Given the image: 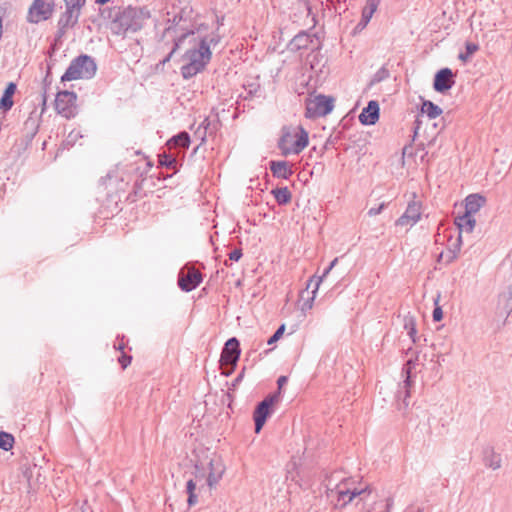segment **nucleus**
Masks as SVG:
<instances>
[{"label": "nucleus", "mask_w": 512, "mask_h": 512, "mask_svg": "<svg viewBox=\"0 0 512 512\" xmlns=\"http://www.w3.org/2000/svg\"><path fill=\"white\" fill-rule=\"evenodd\" d=\"M282 391L277 390L274 394L269 395L266 397L263 401L266 402V404L271 407L274 403L278 402Z\"/></svg>", "instance_id": "obj_40"}, {"label": "nucleus", "mask_w": 512, "mask_h": 512, "mask_svg": "<svg viewBox=\"0 0 512 512\" xmlns=\"http://www.w3.org/2000/svg\"><path fill=\"white\" fill-rule=\"evenodd\" d=\"M404 326H405V329L408 330V334L412 338L413 342H415V335H416V332H417L416 331L415 320L412 317L406 319Z\"/></svg>", "instance_id": "obj_37"}, {"label": "nucleus", "mask_w": 512, "mask_h": 512, "mask_svg": "<svg viewBox=\"0 0 512 512\" xmlns=\"http://www.w3.org/2000/svg\"><path fill=\"white\" fill-rule=\"evenodd\" d=\"M55 0H33L27 13V22L38 24L49 20L55 12Z\"/></svg>", "instance_id": "obj_8"}, {"label": "nucleus", "mask_w": 512, "mask_h": 512, "mask_svg": "<svg viewBox=\"0 0 512 512\" xmlns=\"http://www.w3.org/2000/svg\"><path fill=\"white\" fill-rule=\"evenodd\" d=\"M440 293L437 294L436 298L434 299L433 301V304H434V310H433V320L435 322H439L442 320L443 318V311H442V307L440 306L439 304V301H440Z\"/></svg>", "instance_id": "obj_35"}, {"label": "nucleus", "mask_w": 512, "mask_h": 512, "mask_svg": "<svg viewBox=\"0 0 512 512\" xmlns=\"http://www.w3.org/2000/svg\"><path fill=\"white\" fill-rule=\"evenodd\" d=\"M240 356L239 341L236 338H230L222 351L221 362L225 364H234Z\"/></svg>", "instance_id": "obj_14"}, {"label": "nucleus", "mask_w": 512, "mask_h": 512, "mask_svg": "<svg viewBox=\"0 0 512 512\" xmlns=\"http://www.w3.org/2000/svg\"><path fill=\"white\" fill-rule=\"evenodd\" d=\"M282 391L277 390L274 394L269 395L266 397L263 401L266 402V404L271 407L274 403L278 402Z\"/></svg>", "instance_id": "obj_41"}, {"label": "nucleus", "mask_w": 512, "mask_h": 512, "mask_svg": "<svg viewBox=\"0 0 512 512\" xmlns=\"http://www.w3.org/2000/svg\"><path fill=\"white\" fill-rule=\"evenodd\" d=\"M308 142V132L302 126L289 127L283 131L279 140V148L285 156L299 154L308 145Z\"/></svg>", "instance_id": "obj_4"}, {"label": "nucleus", "mask_w": 512, "mask_h": 512, "mask_svg": "<svg viewBox=\"0 0 512 512\" xmlns=\"http://www.w3.org/2000/svg\"><path fill=\"white\" fill-rule=\"evenodd\" d=\"M483 462L484 465L493 471H496L501 468L502 459L500 454H498L493 447L485 446L482 450Z\"/></svg>", "instance_id": "obj_18"}, {"label": "nucleus", "mask_w": 512, "mask_h": 512, "mask_svg": "<svg viewBox=\"0 0 512 512\" xmlns=\"http://www.w3.org/2000/svg\"><path fill=\"white\" fill-rule=\"evenodd\" d=\"M394 505V501H393V498L391 497H387L385 499V507H386V512H390L392 507Z\"/></svg>", "instance_id": "obj_46"}, {"label": "nucleus", "mask_w": 512, "mask_h": 512, "mask_svg": "<svg viewBox=\"0 0 512 512\" xmlns=\"http://www.w3.org/2000/svg\"><path fill=\"white\" fill-rule=\"evenodd\" d=\"M242 257V251L240 249H235L229 254V259L232 261H238Z\"/></svg>", "instance_id": "obj_45"}, {"label": "nucleus", "mask_w": 512, "mask_h": 512, "mask_svg": "<svg viewBox=\"0 0 512 512\" xmlns=\"http://www.w3.org/2000/svg\"><path fill=\"white\" fill-rule=\"evenodd\" d=\"M319 288H320V286H317V284H314V288L311 292V296L308 297L307 299L303 300V302L301 304L302 312H307L313 308Z\"/></svg>", "instance_id": "obj_31"}, {"label": "nucleus", "mask_w": 512, "mask_h": 512, "mask_svg": "<svg viewBox=\"0 0 512 512\" xmlns=\"http://www.w3.org/2000/svg\"><path fill=\"white\" fill-rule=\"evenodd\" d=\"M287 382V377L286 376H280L277 380V385H278V389L279 391H282V387L283 385Z\"/></svg>", "instance_id": "obj_48"}, {"label": "nucleus", "mask_w": 512, "mask_h": 512, "mask_svg": "<svg viewBox=\"0 0 512 512\" xmlns=\"http://www.w3.org/2000/svg\"><path fill=\"white\" fill-rule=\"evenodd\" d=\"M190 136L187 132H181L176 136H173L167 144L172 146H183V147H189L190 145Z\"/></svg>", "instance_id": "obj_29"}, {"label": "nucleus", "mask_w": 512, "mask_h": 512, "mask_svg": "<svg viewBox=\"0 0 512 512\" xmlns=\"http://www.w3.org/2000/svg\"><path fill=\"white\" fill-rule=\"evenodd\" d=\"M334 99L324 95H317L306 99V118H319L328 115L334 108Z\"/></svg>", "instance_id": "obj_9"}, {"label": "nucleus", "mask_w": 512, "mask_h": 512, "mask_svg": "<svg viewBox=\"0 0 512 512\" xmlns=\"http://www.w3.org/2000/svg\"><path fill=\"white\" fill-rule=\"evenodd\" d=\"M202 281V275L198 271H189L178 281L179 287L185 292H191L196 289Z\"/></svg>", "instance_id": "obj_17"}, {"label": "nucleus", "mask_w": 512, "mask_h": 512, "mask_svg": "<svg viewBox=\"0 0 512 512\" xmlns=\"http://www.w3.org/2000/svg\"><path fill=\"white\" fill-rule=\"evenodd\" d=\"M149 12L144 9H136L130 13V31L136 32L144 28L149 21Z\"/></svg>", "instance_id": "obj_20"}, {"label": "nucleus", "mask_w": 512, "mask_h": 512, "mask_svg": "<svg viewBox=\"0 0 512 512\" xmlns=\"http://www.w3.org/2000/svg\"><path fill=\"white\" fill-rule=\"evenodd\" d=\"M172 161L167 162V159H164V161H161L162 165H169Z\"/></svg>", "instance_id": "obj_52"}, {"label": "nucleus", "mask_w": 512, "mask_h": 512, "mask_svg": "<svg viewBox=\"0 0 512 512\" xmlns=\"http://www.w3.org/2000/svg\"><path fill=\"white\" fill-rule=\"evenodd\" d=\"M82 135L79 131L73 130L69 133L65 141L63 142V146L69 148L75 144L78 138H81Z\"/></svg>", "instance_id": "obj_36"}, {"label": "nucleus", "mask_w": 512, "mask_h": 512, "mask_svg": "<svg viewBox=\"0 0 512 512\" xmlns=\"http://www.w3.org/2000/svg\"><path fill=\"white\" fill-rule=\"evenodd\" d=\"M478 49H479L478 44L472 43V42H467L465 44V52H462L458 55L459 60L466 63L470 59L472 54L475 53Z\"/></svg>", "instance_id": "obj_32"}, {"label": "nucleus", "mask_w": 512, "mask_h": 512, "mask_svg": "<svg viewBox=\"0 0 512 512\" xmlns=\"http://www.w3.org/2000/svg\"><path fill=\"white\" fill-rule=\"evenodd\" d=\"M46 104H47V94H42V109H41V115L45 112L46 110Z\"/></svg>", "instance_id": "obj_49"}, {"label": "nucleus", "mask_w": 512, "mask_h": 512, "mask_svg": "<svg viewBox=\"0 0 512 512\" xmlns=\"http://www.w3.org/2000/svg\"><path fill=\"white\" fill-rule=\"evenodd\" d=\"M381 0H367V5L362 11L361 21L358 26L362 29L370 22L373 14L376 12Z\"/></svg>", "instance_id": "obj_23"}, {"label": "nucleus", "mask_w": 512, "mask_h": 512, "mask_svg": "<svg viewBox=\"0 0 512 512\" xmlns=\"http://www.w3.org/2000/svg\"><path fill=\"white\" fill-rule=\"evenodd\" d=\"M422 112L426 113V115L428 116L429 119H435L438 116H440L443 111L438 105L427 100V101L423 102Z\"/></svg>", "instance_id": "obj_26"}, {"label": "nucleus", "mask_w": 512, "mask_h": 512, "mask_svg": "<svg viewBox=\"0 0 512 512\" xmlns=\"http://www.w3.org/2000/svg\"><path fill=\"white\" fill-rule=\"evenodd\" d=\"M113 176L111 173H108L106 176H103L99 179V185H106L107 181H111Z\"/></svg>", "instance_id": "obj_47"}, {"label": "nucleus", "mask_w": 512, "mask_h": 512, "mask_svg": "<svg viewBox=\"0 0 512 512\" xmlns=\"http://www.w3.org/2000/svg\"><path fill=\"white\" fill-rule=\"evenodd\" d=\"M185 41H188L190 48L185 54L187 62L181 67V73L185 79H189L204 69L210 61L211 51L206 38L196 34L195 32H188L175 43V46L169 55L163 60V63L168 62L180 44Z\"/></svg>", "instance_id": "obj_1"}, {"label": "nucleus", "mask_w": 512, "mask_h": 512, "mask_svg": "<svg viewBox=\"0 0 512 512\" xmlns=\"http://www.w3.org/2000/svg\"><path fill=\"white\" fill-rule=\"evenodd\" d=\"M63 2L65 10L57 21L56 41H61L69 29L76 27L87 0H63Z\"/></svg>", "instance_id": "obj_2"}, {"label": "nucleus", "mask_w": 512, "mask_h": 512, "mask_svg": "<svg viewBox=\"0 0 512 512\" xmlns=\"http://www.w3.org/2000/svg\"><path fill=\"white\" fill-rule=\"evenodd\" d=\"M383 208H384V203H381V204H379L376 207H371L368 210V215L370 217L376 216V215H378V214H380L382 212Z\"/></svg>", "instance_id": "obj_43"}, {"label": "nucleus", "mask_w": 512, "mask_h": 512, "mask_svg": "<svg viewBox=\"0 0 512 512\" xmlns=\"http://www.w3.org/2000/svg\"><path fill=\"white\" fill-rule=\"evenodd\" d=\"M350 482L351 479L349 478H343L340 482H337L336 477L331 479L329 482L328 495L334 498L340 506H346L354 499V497L365 493V490L351 488L349 486Z\"/></svg>", "instance_id": "obj_7"}, {"label": "nucleus", "mask_w": 512, "mask_h": 512, "mask_svg": "<svg viewBox=\"0 0 512 512\" xmlns=\"http://www.w3.org/2000/svg\"><path fill=\"white\" fill-rule=\"evenodd\" d=\"M101 15L109 20L108 28L112 35L121 37L123 40L128 31V7L113 6L101 10Z\"/></svg>", "instance_id": "obj_6"}, {"label": "nucleus", "mask_w": 512, "mask_h": 512, "mask_svg": "<svg viewBox=\"0 0 512 512\" xmlns=\"http://www.w3.org/2000/svg\"><path fill=\"white\" fill-rule=\"evenodd\" d=\"M143 161L145 163L146 171L149 170L151 168V166H152L150 161H147V160H143Z\"/></svg>", "instance_id": "obj_51"}, {"label": "nucleus", "mask_w": 512, "mask_h": 512, "mask_svg": "<svg viewBox=\"0 0 512 512\" xmlns=\"http://www.w3.org/2000/svg\"><path fill=\"white\" fill-rule=\"evenodd\" d=\"M269 406L266 402L262 401L259 403L257 409L254 412V421H255V432L259 433L262 429L267 416L269 415Z\"/></svg>", "instance_id": "obj_22"}, {"label": "nucleus", "mask_w": 512, "mask_h": 512, "mask_svg": "<svg viewBox=\"0 0 512 512\" xmlns=\"http://www.w3.org/2000/svg\"><path fill=\"white\" fill-rule=\"evenodd\" d=\"M172 161L167 162V159H164V161H161L162 165H169Z\"/></svg>", "instance_id": "obj_53"}, {"label": "nucleus", "mask_w": 512, "mask_h": 512, "mask_svg": "<svg viewBox=\"0 0 512 512\" xmlns=\"http://www.w3.org/2000/svg\"><path fill=\"white\" fill-rule=\"evenodd\" d=\"M421 208V202H409L402 216L396 220V226H400L407 229H410L413 226H415L421 218Z\"/></svg>", "instance_id": "obj_12"}, {"label": "nucleus", "mask_w": 512, "mask_h": 512, "mask_svg": "<svg viewBox=\"0 0 512 512\" xmlns=\"http://www.w3.org/2000/svg\"><path fill=\"white\" fill-rule=\"evenodd\" d=\"M61 42H62V40L61 41H56V34H55L54 35L53 43L50 45L49 51H48V55H49L50 58H52V56L54 55V53L58 49V44H61Z\"/></svg>", "instance_id": "obj_44"}, {"label": "nucleus", "mask_w": 512, "mask_h": 512, "mask_svg": "<svg viewBox=\"0 0 512 512\" xmlns=\"http://www.w3.org/2000/svg\"><path fill=\"white\" fill-rule=\"evenodd\" d=\"M338 261V258H335L331 261L330 265L323 271L322 275H313L309 278L307 283V289L311 286L312 283L317 284V286H320L323 282V280L328 276V274L331 272V270L334 268Z\"/></svg>", "instance_id": "obj_27"}, {"label": "nucleus", "mask_w": 512, "mask_h": 512, "mask_svg": "<svg viewBox=\"0 0 512 512\" xmlns=\"http://www.w3.org/2000/svg\"><path fill=\"white\" fill-rule=\"evenodd\" d=\"M77 94L73 91L62 90L56 94L55 109L66 119H72L78 114L76 105Z\"/></svg>", "instance_id": "obj_10"}, {"label": "nucleus", "mask_w": 512, "mask_h": 512, "mask_svg": "<svg viewBox=\"0 0 512 512\" xmlns=\"http://www.w3.org/2000/svg\"><path fill=\"white\" fill-rule=\"evenodd\" d=\"M17 85L15 82H9L0 97V111L7 113L14 105L13 96L16 93Z\"/></svg>", "instance_id": "obj_19"}, {"label": "nucleus", "mask_w": 512, "mask_h": 512, "mask_svg": "<svg viewBox=\"0 0 512 512\" xmlns=\"http://www.w3.org/2000/svg\"><path fill=\"white\" fill-rule=\"evenodd\" d=\"M414 362L412 360H408L405 366L403 367V372L406 374V379L404 380L405 386H410V374L411 368L414 366Z\"/></svg>", "instance_id": "obj_38"}, {"label": "nucleus", "mask_w": 512, "mask_h": 512, "mask_svg": "<svg viewBox=\"0 0 512 512\" xmlns=\"http://www.w3.org/2000/svg\"><path fill=\"white\" fill-rule=\"evenodd\" d=\"M110 1L111 0H95V3L102 6V5L107 4Z\"/></svg>", "instance_id": "obj_50"}, {"label": "nucleus", "mask_w": 512, "mask_h": 512, "mask_svg": "<svg viewBox=\"0 0 512 512\" xmlns=\"http://www.w3.org/2000/svg\"><path fill=\"white\" fill-rule=\"evenodd\" d=\"M97 64L95 59L87 54H81L75 57L68 68L61 76V82H67L78 79H91L95 76Z\"/></svg>", "instance_id": "obj_3"}, {"label": "nucleus", "mask_w": 512, "mask_h": 512, "mask_svg": "<svg viewBox=\"0 0 512 512\" xmlns=\"http://www.w3.org/2000/svg\"><path fill=\"white\" fill-rule=\"evenodd\" d=\"M509 300L511 302L510 303V309H512V289L510 290V298H509Z\"/></svg>", "instance_id": "obj_54"}, {"label": "nucleus", "mask_w": 512, "mask_h": 512, "mask_svg": "<svg viewBox=\"0 0 512 512\" xmlns=\"http://www.w3.org/2000/svg\"><path fill=\"white\" fill-rule=\"evenodd\" d=\"M134 41L137 45V47L134 51V55H135V57L139 58V57H141L142 51H143V47L141 46V43L144 42L145 39L143 37H141L140 39L139 38L134 39Z\"/></svg>", "instance_id": "obj_42"}, {"label": "nucleus", "mask_w": 512, "mask_h": 512, "mask_svg": "<svg viewBox=\"0 0 512 512\" xmlns=\"http://www.w3.org/2000/svg\"><path fill=\"white\" fill-rule=\"evenodd\" d=\"M14 437L12 434L4 431H0V448L9 451L13 448Z\"/></svg>", "instance_id": "obj_30"}, {"label": "nucleus", "mask_w": 512, "mask_h": 512, "mask_svg": "<svg viewBox=\"0 0 512 512\" xmlns=\"http://www.w3.org/2000/svg\"><path fill=\"white\" fill-rule=\"evenodd\" d=\"M272 194H273L275 200L280 205L287 204L291 200V192L289 191V189L287 187L274 189V190H272Z\"/></svg>", "instance_id": "obj_28"}, {"label": "nucleus", "mask_w": 512, "mask_h": 512, "mask_svg": "<svg viewBox=\"0 0 512 512\" xmlns=\"http://www.w3.org/2000/svg\"><path fill=\"white\" fill-rule=\"evenodd\" d=\"M417 512H423V510H422V509H419Z\"/></svg>", "instance_id": "obj_55"}, {"label": "nucleus", "mask_w": 512, "mask_h": 512, "mask_svg": "<svg viewBox=\"0 0 512 512\" xmlns=\"http://www.w3.org/2000/svg\"><path fill=\"white\" fill-rule=\"evenodd\" d=\"M52 66H53V63L52 62H49L47 64V70H46V75L42 81V94H47L51 84H52Z\"/></svg>", "instance_id": "obj_34"}, {"label": "nucleus", "mask_w": 512, "mask_h": 512, "mask_svg": "<svg viewBox=\"0 0 512 512\" xmlns=\"http://www.w3.org/2000/svg\"><path fill=\"white\" fill-rule=\"evenodd\" d=\"M41 120V114H38L37 109L34 108L25 120L22 128L21 145L25 148L31 145L34 137L38 133Z\"/></svg>", "instance_id": "obj_11"}, {"label": "nucleus", "mask_w": 512, "mask_h": 512, "mask_svg": "<svg viewBox=\"0 0 512 512\" xmlns=\"http://www.w3.org/2000/svg\"><path fill=\"white\" fill-rule=\"evenodd\" d=\"M270 169L275 177L282 179H288L293 173L286 161H272Z\"/></svg>", "instance_id": "obj_24"}, {"label": "nucleus", "mask_w": 512, "mask_h": 512, "mask_svg": "<svg viewBox=\"0 0 512 512\" xmlns=\"http://www.w3.org/2000/svg\"><path fill=\"white\" fill-rule=\"evenodd\" d=\"M485 203L486 198L483 195L478 193L469 194L464 200L465 211L468 212V214L475 215L481 210Z\"/></svg>", "instance_id": "obj_21"}, {"label": "nucleus", "mask_w": 512, "mask_h": 512, "mask_svg": "<svg viewBox=\"0 0 512 512\" xmlns=\"http://www.w3.org/2000/svg\"><path fill=\"white\" fill-rule=\"evenodd\" d=\"M186 490L188 493V499H187L188 504L190 506L195 505L198 502V497H197V494L195 493L196 484L192 479L187 481Z\"/></svg>", "instance_id": "obj_33"}, {"label": "nucleus", "mask_w": 512, "mask_h": 512, "mask_svg": "<svg viewBox=\"0 0 512 512\" xmlns=\"http://www.w3.org/2000/svg\"><path fill=\"white\" fill-rule=\"evenodd\" d=\"M196 478H206L209 488H215L223 478L226 466L221 456L212 454L206 464L196 465Z\"/></svg>", "instance_id": "obj_5"}, {"label": "nucleus", "mask_w": 512, "mask_h": 512, "mask_svg": "<svg viewBox=\"0 0 512 512\" xmlns=\"http://www.w3.org/2000/svg\"><path fill=\"white\" fill-rule=\"evenodd\" d=\"M379 104L371 100L359 115V120L363 125H374L379 119Z\"/></svg>", "instance_id": "obj_15"}, {"label": "nucleus", "mask_w": 512, "mask_h": 512, "mask_svg": "<svg viewBox=\"0 0 512 512\" xmlns=\"http://www.w3.org/2000/svg\"><path fill=\"white\" fill-rule=\"evenodd\" d=\"M454 84L452 70L450 68H442L435 75L433 88L436 92L443 93L450 90Z\"/></svg>", "instance_id": "obj_13"}, {"label": "nucleus", "mask_w": 512, "mask_h": 512, "mask_svg": "<svg viewBox=\"0 0 512 512\" xmlns=\"http://www.w3.org/2000/svg\"><path fill=\"white\" fill-rule=\"evenodd\" d=\"M285 331V325L282 324L277 330L276 332L270 337V339L268 340L267 344L268 345H271L273 344L274 342H276L284 333Z\"/></svg>", "instance_id": "obj_39"}, {"label": "nucleus", "mask_w": 512, "mask_h": 512, "mask_svg": "<svg viewBox=\"0 0 512 512\" xmlns=\"http://www.w3.org/2000/svg\"><path fill=\"white\" fill-rule=\"evenodd\" d=\"M454 224L459 230L458 242L461 243L462 232L472 233L476 225V219L474 215L468 214V212L465 211L463 215L455 218Z\"/></svg>", "instance_id": "obj_16"}, {"label": "nucleus", "mask_w": 512, "mask_h": 512, "mask_svg": "<svg viewBox=\"0 0 512 512\" xmlns=\"http://www.w3.org/2000/svg\"><path fill=\"white\" fill-rule=\"evenodd\" d=\"M113 348L114 350L121 352V355L118 357V362L121 365L122 370H125L128 367V354L124 351V336L121 338H119V336L117 337L113 344Z\"/></svg>", "instance_id": "obj_25"}]
</instances>
